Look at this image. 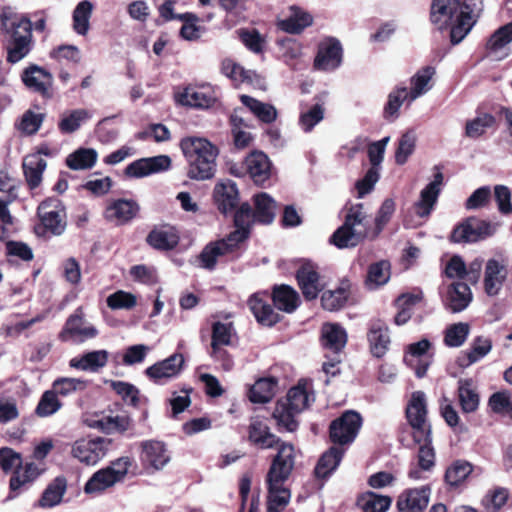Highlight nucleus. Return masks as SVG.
<instances>
[{
	"mask_svg": "<svg viewBox=\"0 0 512 512\" xmlns=\"http://www.w3.org/2000/svg\"><path fill=\"white\" fill-rule=\"evenodd\" d=\"M140 459L144 466L153 470L163 469L171 459L170 453L164 442L158 440H146L141 442Z\"/></svg>",
	"mask_w": 512,
	"mask_h": 512,
	"instance_id": "f3484780",
	"label": "nucleus"
},
{
	"mask_svg": "<svg viewBox=\"0 0 512 512\" xmlns=\"http://www.w3.org/2000/svg\"><path fill=\"white\" fill-rule=\"evenodd\" d=\"M21 80L29 90L38 93L43 98H51L54 94L53 77L43 67L35 64L29 65L23 70Z\"/></svg>",
	"mask_w": 512,
	"mask_h": 512,
	"instance_id": "9b49d317",
	"label": "nucleus"
},
{
	"mask_svg": "<svg viewBox=\"0 0 512 512\" xmlns=\"http://www.w3.org/2000/svg\"><path fill=\"white\" fill-rule=\"evenodd\" d=\"M60 408L61 402L59 401L56 392L48 390L41 396L35 409V413L39 417H47L58 411Z\"/></svg>",
	"mask_w": 512,
	"mask_h": 512,
	"instance_id": "69168bd1",
	"label": "nucleus"
},
{
	"mask_svg": "<svg viewBox=\"0 0 512 512\" xmlns=\"http://www.w3.org/2000/svg\"><path fill=\"white\" fill-rule=\"evenodd\" d=\"M244 168L256 184H262L271 175V162L261 151H253L243 162Z\"/></svg>",
	"mask_w": 512,
	"mask_h": 512,
	"instance_id": "b1692460",
	"label": "nucleus"
},
{
	"mask_svg": "<svg viewBox=\"0 0 512 512\" xmlns=\"http://www.w3.org/2000/svg\"><path fill=\"white\" fill-rule=\"evenodd\" d=\"M85 423L88 427L98 429L99 431L111 434L114 432L124 433L131 429L133 421L131 417L126 414H107L100 413L87 417Z\"/></svg>",
	"mask_w": 512,
	"mask_h": 512,
	"instance_id": "ddd939ff",
	"label": "nucleus"
},
{
	"mask_svg": "<svg viewBox=\"0 0 512 512\" xmlns=\"http://www.w3.org/2000/svg\"><path fill=\"white\" fill-rule=\"evenodd\" d=\"M98 334V329L85 318L82 307L77 308L66 320V337L75 343H83Z\"/></svg>",
	"mask_w": 512,
	"mask_h": 512,
	"instance_id": "4468645a",
	"label": "nucleus"
},
{
	"mask_svg": "<svg viewBox=\"0 0 512 512\" xmlns=\"http://www.w3.org/2000/svg\"><path fill=\"white\" fill-rule=\"evenodd\" d=\"M63 210L62 201L56 197H48L42 201L37 208L40 223L35 226V232L38 235H60L63 230L60 212Z\"/></svg>",
	"mask_w": 512,
	"mask_h": 512,
	"instance_id": "0eeeda50",
	"label": "nucleus"
},
{
	"mask_svg": "<svg viewBox=\"0 0 512 512\" xmlns=\"http://www.w3.org/2000/svg\"><path fill=\"white\" fill-rule=\"evenodd\" d=\"M170 167L171 158L167 155H158L141 158L130 163L125 168V174L130 178H143L151 174L167 171Z\"/></svg>",
	"mask_w": 512,
	"mask_h": 512,
	"instance_id": "dca6fc26",
	"label": "nucleus"
},
{
	"mask_svg": "<svg viewBox=\"0 0 512 512\" xmlns=\"http://www.w3.org/2000/svg\"><path fill=\"white\" fill-rule=\"evenodd\" d=\"M370 349L374 356L382 357L388 350L390 337L388 328L382 323H374L368 333Z\"/></svg>",
	"mask_w": 512,
	"mask_h": 512,
	"instance_id": "e433bc0d",
	"label": "nucleus"
},
{
	"mask_svg": "<svg viewBox=\"0 0 512 512\" xmlns=\"http://www.w3.org/2000/svg\"><path fill=\"white\" fill-rule=\"evenodd\" d=\"M347 333L338 323H324L321 328L322 346L332 353H339L346 345Z\"/></svg>",
	"mask_w": 512,
	"mask_h": 512,
	"instance_id": "a878e982",
	"label": "nucleus"
},
{
	"mask_svg": "<svg viewBox=\"0 0 512 512\" xmlns=\"http://www.w3.org/2000/svg\"><path fill=\"white\" fill-rule=\"evenodd\" d=\"M314 399L311 384L306 380L299 381L284 399L277 402L273 412L277 425L287 431H294L297 428L295 416L304 411Z\"/></svg>",
	"mask_w": 512,
	"mask_h": 512,
	"instance_id": "20e7f679",
	"label": "nucleus"
},
{
	"mask_svg": "<svg viewBox=\"0 0 512 512\" xmlns=\"http://www.w3.org/2000/svg\"><path fill=\"white\" fill-rule=\"evenodd\" d=\"M362 424L360 415L354 411H346L330 425L332 442L340 445L354 441Z\"/></svg>",
	"mask_w": 512,
	"mask_h": 512,
	"instance_id": "9d476101",
	"label": "nucleus"
},
{
	"mask_svg": "<svg viewBox=\"0 0 512 512\" xmlns=\"http://www.w3.org/2000/svg\"><path fill=\"white\" fill-rule=\"evenodd\" d=\"M213 199L217 209L223 213H232L239 203V192L236 183L231 180H221L215 184Z\"/></svg>",
	"mask_w": 512,
	"mask_h": 512,
	"instance_id": "aec40b11",
	"label": "nucleus"
},
{
	"mask_svg": "<svg viewBox=\"0 0 512 512\" xmlns=\"http://www.w3.org/2000/svg\"><path fill=\"white\" fill-rule=\"evenodd\" d=\"M312 16L303 9L291 6L286 18L279 21V27L288 33L297 34L312 24Z\"/></svg>",
	"mask_w": 512,
	"mask_h": 512,
	"instance_id": "c756f323",
	"label": "nucleus"
},
{
	"mask_svg": "<svg viewBox=\"0 0 512 512\" xmlns=\"http://www.w3.org/2000/svg\"><path fill=\"white\" fill-rule=\"evenodd\" d=\"M472 300V293L469 286L463 282L453 283L445 298V306L452 312L457 313L466 309Z\"/></svg>",
	"mask_w": 512,
	"mask_h": 512,
	"instance_id": "cd10ccee",
	"label": "nucleus"
},
{
	"mask_svg": "<svg viewBox=\"0 0 512 512\" xmlns=\"http://www.w3.org/2000/svg\"><path fill=\"white\" fill-rule=\"evenodd\" d=\"M93 4L84 0L80 2L73 12V29L79 35H86L89 30V20L92 14Z\"/></svg>",
	"mask_w": 512,
	"mask_h": 512,
	"instance_id": "4d7b16f0",
	"label": "nucleus"
},
{
	"mask_svg": "<svg viewBox=\"0 0 512 512\" xmlns=\"http://www.w3.org/2000/svg\"><path fill=\"white\" fill-rule=\"evenodd\" d=\"M430 20L438 30L449 29L454 45L465 38L476 22L469 5L461 0H433Z\"/></svg>",
	"mask_w": 512,
	"mask_h": 512,
	"instance_id": "f257e3e1",
	"label": "nucleus"
},
{
	"mask_svg": "<svg viewBox=\"0 0 512 512\" xmlns=\"http://www.w3.org/2000/svg\"><path fill=\"white\" fill-rule=\"evenodd\" d=\"M510 493L505 487H493L481 499L482 512H500L507 504Z\"/></svg>",
	"mask_w": 512,
	"mask_h": 512,
	"instance_id": "a19ab883",
	"label": "nucleus"
},
{
	"mask_svg": "<svg viewBox=\"0 0 512 512\" xmlns=\"http://www.w3.org/2000/svg\"><path fill=\"white\" fill-rule=\"evenodd\" d=\"M98 158V153L92 148H80L69 155L66 165L73 170H86L92 168Z\"/></svg>",
	"mask_w": 512,
	"mask_h": 512,
	"instance_id": "8fccbe9b",
	"label": "nucleus"
},
{
	"mask_svg": "<svg viewBox=\"0 0 512 512\" xmlns=\"http://www.w3.org/2000/svg\"><path fill=\"white\" fill-rule=\"evenodd\" d=\"M431 344L427 339H422L408 346L404 357L405 362L415 370L417 377H423L429 367L430 361L427 356Z\"/></svg>",
	"mask_w": 512,
	"mask_h": 512,
	"instance_id": "5701e85b",
	"label": "nucleus"
},
{
	"mask_svg": "<svg viewBox=\"0 0 512 512\" xmlns=\"http://www.w3.org/2000/svg\"><path fill=\"white\" fill-rule=\"evenodd\" d=\"M268 498H267V511L268 512H283L290 502L291 493L288 489L283 487L284 481L268 480Z\"/></svg>",
	"mask_w": 512,
	"mask_h": 512,
	"instance_id": "c85d7f7f",
	"label": "nucleus"
},
{
	"mask_svg": "<svg viewBox=\"0 0 512 512\" xmlns=\"http://www.w3.org/2000/svg\"><path fill=\"white\" fill-rule=\"evenodd\" d=\"M139 210L135 201L119 199L111 203L105 211V218L116 224H124L133 219Z\"/></svg>",
	"mask_w": 512,
	"mask_h": 512,
	"instance_id": "bb28decb",
	"label": "nucleus"
},
{
	"mask_svg": "<svg viewBox=\"0 0 512 512\" xmlns=\"http://www.w3.org/2000/svg\"><path fill=\"white\" fill-rule=\"evenodd\" d=\"M116 484H118V482L112 474L106 468H102L96 471L86 482L84 491L87 494L98 495Z\"/></svg>",
	"mask_w": 512,
	"mask_h": 512,
	"instance_id": "a18cd8bd",
	"label": "nucleus"
},
{
	"mask_svg": "<svg viewBox=\"0 0 512 512\" xmlns=\"http://www.w3.org/2000/svg\"><path fill=\"white\" fill-rule=\"evenodd\" d=\"M344 454V450L339 447H331L326 451L318 461L315 468L317 477L325 478L331 474L339 465Z\"/></svg>",
	"mask_w": 512,
	"mask_h": 512,
	"instance_id": "49530a36",
	"label": "nucleus"
},
{
	"mask_svg": "<svg viewBox=\"0 0 512 512\" xmlns=\"http://www.w3.org/2000/svg\"><path fill=\"white\" fill-rule=\"evenodd\" d=\"M435 171L433 180L421 190L419 200L414 204L415 213L421 218L430 215L443 186V173L438 167H435Z\"/></svg>",
	"mask_w": 512,
	"mask_h": 512,
	"instance_id": "2eb2a0df",
	"label": "nucleus"
},
{
	"mask_svg": "<svg viewBox=\"0 0 512 512\" xmlns=\"http://www.w3.org/2000/svg\"><path fill=\"white\" fill-rule=\"evenodd\" d=\"M133 463L134 460L132 457L121 456L111 461L105 468L112 474L118 483H122L126 479Z\"/></svg>",
	"mask_w": 512,
	"mask_h": 512,
	"instance_id": "774afa93",
	"label": "nucleus"
},
{
	"mask_svg": "<svg viewBox=\"0 0 512 512\" xmlns=\"http://www.w3.org/2000/svg\"><path fill=\"white\" fill-rule=\"evenodd\" d=\"M63 494L64 478L59 476L55 479L54 483L48 485L44 490L41 498L38 500V506L43 508L53 507L61 502Z\"/></svg>",
	"mask_w": 512,
	"mask_h": 512,
	"instance_id": "680f3d73",
	"label": "nucleus"
},
{
	"mask_svg": "<svg viewBox=\"0 0 512 512\" xmlns=\"http://www.w3.org/2000/svg\"><path fill=\"white\" fill-rule=\"evenodd\" d=\"M505 279L504 267L494 259L487 262L485 270V291L488 295L498 294Z\"/></svg>",
	"mask_w": 512,
	"mask_h": 512,
	"instance_id": "ea45409f",
	"label": "nucleus"
},
{
	"mask_svg": "<svg viewBox=\"0 0 512 512\" xmlns=\"http://www.w3.org/2000/svg\"><path fill=\"white\" fill-rule=\"evenodd\" d=\"M350 288L351 283L343 280L336 289L325 291L321 296L322 307L328 311L341 309L350 295Z\"/></svg>",
	"mask_w": 512,
	"mask_h": 512,
	"instance_id": "72a5a7b5",
	"label": "nucleus"
},
{
	"mask_svg": "<svg viewBox=\"0 0 512 512\" xmlns=\"http://www.w3.org/2000/svg\"><path fill=\"white\" fill-rule=\"evenodd\" d=\"M216 101L214 91L209 87L186 88L181 95V102L184 105L196 108H209Z\"/></svg>",
	"mask_w": 512,
	"mask_h": 512,
	"instance_id": "7c9ffc66",
	"label": "nucleus"
},
{
	"mask_svg": "<svg viewBox=\"0 0 512 512\" xmlns=\"http://www.w3.org/2000/svg\"><path fill=\"white\" fill-rule=\"evenodd\" d=\"M406 417L412 428L415 442L426 440L431 435V426L427 421V408L425 394L416 391L412 394L406 408Z\"/></svg>",
	"mask_w": 512,
	"mask_h": 512,
	"instance_id": "423d86ee",
	"label": "nucleus"
},
{
	"mask_svg": "<svg viewBox=\"0 0 512 512\" xmlns=\"http://www.w3.org/2000/svg\"><path fill=\"white\" fill-rule=\"evenodd\" d=\"M184 362V356L180 353H175L149 366L145 370V374L154 383L165 384L181 373Z\"/></svg>",
	"mask_w": 512,
	"mask_h": 512,
	"instance_id": "f8f14e48",
	"label": "nucleus"
},
{
	"mask_svg": "<svg viewBox=\"0 0 512 512\" xmlns=\"http://www.w3.org/2000/svg\"><path fill=\"white\" fill-rule=\"evenodd\" d=\"M342 61V47L336 39H327L319 45L315 58V67L318 70L331 71L336 69Z\"/></svg>",
	"mask_w": 512,
	"mask_h": 512,
	"instance_id": "412c9836",
	"label": "nucleus"
},
{
	"mask_svg": "<svg viewBox=\"0 0 512 512\" xmlns=\"http://www.w3.org/2000/svg\"><path fill=\"white\" fill-rule=\"evenodd\" d=\"M435 74V69L426 66L411 78V88L408 91L410 102L415 101L420 96L426 94L432 88V78Z\"/></svg>",
	"mask_w": 512,
	"mask_h": 512,
	"instance_id": "c9c22d12",
	"label": "nucleus"
},
{
	"mask_svg": "<svg viewBox=\"0 0 512 512\" xmlns=\"http://www.w3.org/2000/svg\"><path fill=\"white\" fill-rule=\"evenodd\" d=\"M392 499L389 496L378 495L373 492H368L358 498V506L363 512H386Z\"/></svg>",
	"mask_w": 512,
	"mask_h": 512,
	"instance_id": "603ef678",
	"label": "nucleus"
},
{
	"mask_svg": "<svg viewBox=\"0 0 512 512\" xmlns=\"http://www.w3.org/2000/svg\"><path fill=\"white\" fill-rule=\"evenodd\" d=\"M112 446L113 440L111 438H83L73 444L71 454L81 463L94 466L106 457Z\"/></svg>",
	"mask_w": 512,
	"mask_h": 512,
	"instance_id": "39448f33",
	"label": "nucleus"
},
{
	"mask_svg": "<svg viewBox=\"0 0 512 512\" xmlns=\"http://www.w3.org/2000/svg\"><path fill=\"white\" fill-rule=\"evenodd\" d=\"M365 237V229L355 228L344 223L332 235V242L338 248L357 246Z\"/></svg>",
	"mask_w": 512,
	"mask_h": 512,
	"instance_id": "f704fd0d",
	"label": "nucleus"
},
{
	"mask_svg": "<svg viewBox=\"0 0 512 512\" xmlns=\"http://www.w3.org/2000/svg\"><path fill=\"white\" fill-rule=\"evenodd\" d=\"M106 303L112 310H129L136 306L137 297L130 292L118 290L107 297Z\"/></svg>",
	"mask_w": 512,
	"mask_h": 512,
	"instance_id": "338daca9",
	"label": "nucleus"
},
{
	"mask_svg": "<svg viewBox=\"0 0 512 512\" xmlns=\"http://www.w3.org/2000/svg\"><path fill=\"white\" fill-rule=\"evenodd\" d=\"M495 227L490 223L475 217H470L452 232L451 240L455 243L477 242L491 236Z\"/></svg>",
	"mask_w": 512,
	"mask_h": 512,
	"instance_id": "1a4fd4ad",
	"label": "nucleus"
},
{
	"mask_svg": "<svg viewBox=\"0 0 512 512\" xmlns=\"http://www.w3.org/2000/svg\"><path fill=\"white\" fill-rule=\"evenodd\" d=\"M430 494L429 486L404 490L396 502L398 512H423L428 506Z\"/></svg>",
	"mask_w": 512,
	"mask_h": 512,
	"instance_id": "6ab92c4d",
	"label": "nucleus"
},
{
	"mask_svg": "<svg viewBox=\"0 0 512 512\" xmlns=\"http://www.w3.org/2000/svg\"><path fill=\"white\" fill-rule=\"evenodd\" d=\"M235 329L232 322L216 321L212 324L211 347H226L232 344Z\"/></svg>",
	"mask_w": 512,
	"mask_h": 512,
	"instance_id": "864d4df0",
	"label": "nucleus"
},
{
	"mask_svg": "<svg viewBox=\"0 0 512 512\" xmlns=\"http://www.w3.org/2000/svg\"><path fill=\"white\" fill-rule=\"evenodd\" d=\"M221 72L235 85L243 83L252 84L257 78V74L254 71L244 69L231 59H225L222 61Z\"/></svg>",
	"mask_w": 512,
	"mask_h": 512,
	"instance_id": "58836bf2",
	"label": "nucleus"
},
{
	"mask_svg": "<svg viewBox=\"0 0 512 512\" xmlns=\"http://www.w3.org/2000/svg\"><path fill=\"white\" fill-rule=\"evenodd\" d=\"M240 100L260 121L272 123L277 118L276 108L268 103H263L248 95H241Z\"/></svg>",
	"mask_w": 512,
	"mask_h": 512,
	"instance_id": "37998d69",
	"label": "nucleus"
},
{
	"mask_svg": "<svg viewBox=\"0 0 512 512\" xmlns=\"http://www.w3.org/2000/svg\"><path fill=\"white\" fill-rule=\"evenodd\" d=\"M109 353L106 350L88 352L70 360V366L83 371L97 372L108 362Z\"/></svg>",
	"mask_w": 512,
	"mask_h": 512,
	"instance_id": "473e14b6",
	"label": "nucleus"
},
{
	"mask_svg": "<svg viewBox=\"0 0 512 512\" xmlns=\"http://www.w3.org/2000/svg\"><path fill=\"white\" fill-rule=\"evenodd\" d=\"M256 220L269 224L273 221L276 212L275 201L267 194L260 193L254 197Z\"/></svg>",
	"mask_w": 512,
	"mask_h": 512,
	"instance_id": "3c124183",
	"label": "nucleus"
},
{
	"mask_svg": "<svg viewBox=\"0 0 512 512\" xmlns=\"http://www.w3.org/2000/svg\"><path fill=\"white\" fill-rule=\"evenodd\" d=\"M296 279L303 296L307 300L317 298L324 288L317 267L311 262H304L297 270Z\"/></svg>",
	"mask_w": 512,
	"mask_h": 512,
	"instance_id": "a211bd4d",
	"label": "nucleus"
},
{
	"mask_svg": "<svg viewBox=\"0 0 512 512\" xmlns=\"http://www.w3.org/2000/svg\"><path fill=\"white\" fill-rule=\"evenodd\" d=\"M324 115V105L316 103L301 111L299 116V126L304 132H311L312 129L324 119Z\"/></svg>",
	"mask_w": 512,
	"mask_h": 512,
	"instance_id": "bf43d9fd",
	"label": "nucleus"
},
{
	"mask_svg": "<svg viewBox=\"0 0 512 512\" xmlns=\"http://www.w3.org/2000/svg\"><path fill=\"white\" fill-rule=\"evenodd\" d=\"M416 145V134L409 130L405 132L398 144V148L395 152V161L399 165H403L407 162L409 156L414 152Z\"/></svg>",
	"mask_w": 512,
	"mask_h": 512,
	"instance_id": "0e129e2a",
	"label": "nucleus"
},
{
	"mask_svg": "<svg viewBox=\"0 0 512 512\" xmlns=\"http://www.w3.org/2000/svg\"><path fill=\"white\" fill-rule=\"evenodd\" d=\"M275 448L277 453L272 460L267 479L274 482H285L294 469L296 451L293 444L284 442L281 439Z\"/></svg>",
	"mask_w": 512,
	"mask_h": 512,
	"instance_id": "6e6552de",
	"label": "nucleus"
},
{
	"mask_svg": "<svg viewBox=\"0 0 512 512\" xmlns=\"http://www.w3.org/2000/svg\"><path fill=\"white\" fill-rule=\"evenodd\" d=\"M256 220L255 212L248 203H244L234 216L235 230L226 238L208 244L199 256L200 265L205 269H213L218 258L235 252L240 243L244 242L249 234L253 222Z\"/></svg>",
	"mask_w": 512,
	"mask_h": 512,
	"instance_id": "f03ea898",
	"label": "nucleus"
},
{
	"mask_svg": "<svg viewBox=\"0 0 512 512\" xmlns=\"http://www.w3.org/2000/svg\"><path fill=\"white\" fill-rule=\"evenodd\" d=\"M277 381L274 378H261L250 388L249 399L253 403H267L276 394Z\"/></svg>",
	"mask_w": 512,
	"mask_h": 512,
	"instance_id": "c03bdc74",
	"label": "nucleus"
},
{
	"mask_svg": "<svg viewBox=\"0 0 512 512\" xmlns=\"http://www.w3.org/2000/svg\"><path fill=\"white\" fill-rule=\"evenodd\" d=\"M512 42V21L498 28L489 38L487 49L494 54L501 53Z\"/></svg>",
	"mask_w": 512,
	"mask_h": 512,
	"instance_id": "052dcab7",
	"label": "nucleus"
},
{
	"mask_svg": "<svg viewBox=\"0 0 512 512\" xmlns=\"http://www.w3.org/2000/svg\"><path fill=\"white\" fill-rule=\"evenodd\" d=\"M23 172L30 189L37 188L42 181L46 161L39 154H29L23 160Z\"/></svg>",
	"mask_w": 512,
	"mask_h": 512,
	"instance_id": "2f4dec72",
	"label": "nucleus"
},
{
	"mask_svg": "<svg viewBox=\"0 0 512 512\" xmlns=\"http://www.w3.org/2000/svg\"><path fill=\"white\" fill-rule=\"evenodd\" d=\"M265 293H254L248 299V306L256 320L265 326H272L279 321V315L267 303Z\"/></svg>",
	"mask_w": 512,
	"mask_h": 512,
	"instance_id": "393cba45",
	"label": "nucleus"
},
{
	"mask_svg": "<svg viewBox=\"0 0 512 512\" xmlns=\"http://www.w3.org/2000/svg\"><path fill=\"white\" fill-rule=\"evenodd\" d=\"M148 243L159 250L173 249L179 242V236L172 228L153 230L147 237Z\"/></svg>",
	"mask_w": 512,
	"mask_h": 512,
	"instance_id": "09e8293b",
	"label": "nucleus"
},
{
	"mask_svg": "<svg viewBox=\"0 0 512 512\" xmlns=\"http://www.w3.org/2000/svg\"><path fill=\"white\" fill-rule=\"evenodd\" d=\"M273 301L279 310L292 313L298 307L300 297L292 287L282 285L274 289Z\"/></svg>",
	"mask_w": 512,
	"mask_h": 512,
	"instance_id": "79ce46f5",
	"label": "nucleus"
},
{
	"mask_svg": "<svg viewBox=\"0 0 512 512\" xmlns=\"http://www.w3.org/2000/svg\"><path fill=\"white\" fill-rule=\"evenodd\" d=\"M496 123V119L492 114L480 113L475 118L467 121L465 134L469 138H479L487 129L492 128Z\"/></svg>",
	"mask_w": 512,
	"mask_h": 512,
	"instance_id": "5fc2aeb1",
	"label": "nucleus"
},
{
	"mask_svg": "<svg viewBox=\"0 0 512 512\" xmlns=\"http://www.w3.org/2000/svg\"><path fill=\"white\" fill-rule=\"evenodd\" d=\"M80 282L81 269L79 263L74 258L66 260V303L78 298L82 291Z\"/></svg>",
	"mask_w": 512,
	"mask_h": 512,
	"instance_id": "4c0bfd02",
	"label": "nucleus"
},
{
	"mask_svg": "<svg viewBox=\"0 0 512 512\" xmlns=\"http://www.w3.org/2000/svg\"><path fill=\"white\" fill-rule=\"evenodd\" d=\"M473 466L464 460L454 461L446 470L445 481L450 486H458L472 473Z\"/></svg>",
	"mask_w": 512,
	"mask_h": 512,
	"instance_id": "13d9d810",
	"label": "nucleus"
},
{
	"mask_svg": "<svg viewBox=\"0 0 512 512\" xmlns=\"http://www.w3.org/2000/svg\"><path fill=\"white\" fill-rule=\"evenodd\" d=\"M390 276V263L381 260L368 267L365 283L369 289H375L386 284Z\"/></svg>",
	"mask_w": 512,
	"mask_h": 512,
	"instance_id": "de8ad7c7",
	"label": "nucleus"
},
{
	"mask_svg": "<svg viewBox=\"0 0 512 512\" xmlns=\"http://www.w3.org/2000/svg\"><path fill=\"white\" fill-rule=\"evenodd\" d=\"M179 145L188 163L187 176L190 179L203 181L214 177L219 155L215 144L203 137L187 136Z\"/></svg>",
	"mask_w": 512,
	"mask_h": 512,
	"instance_id": "7ed1b4c3",
	"label": "nucleus"
},
{
	"mask_svg": "<svg viewBox=\"0 0 512 512\" xmlns=\"http://www.w3.org/2000/svg\"><path fill=\"white\" fill-rule=\"evenodd\" d=\"M249 441L260 449H273L280 438L270 431L267 423L258 417L252 418L248 427Z\"/></svg>",
	"mask_w": 512,
	"mask_h": 512,
	"instance_id": "4be33fe9",
	"label": "nucleus"
},
{
	"mask_svg": "<svg viewBox=\"0 0 512 512\" xmlns=\"http://www.w3.org/2000/svg\"><path fill=\"white\" fill-rule=\"evenodd\" d=\"M31 39L18 37L11 39L10 45L7 47V62L15 64L22 60L31 50Z\"/></svg>",
	"mask_w": 512,
	"mask_h": 512,
	"instance_id": "e2e57ef3",
	"label": "nucleus"
},
{
	"mask_svg": "<svg viewBox=\"0 0 512 512\" xmlns=\"http://www.w3.org/2000/svg\"><path fill=\"white\" fill-rule=\"evenodd\" d=\"M458 397L463 412H474L479 405V396L472 387L470 380H459Z\"/></svg>",
	"mask_w": 512,
	"mask_h": 512,
	"instance_id": "6e6d98bb",
	"label": "nucleus"
}]
</instances>
